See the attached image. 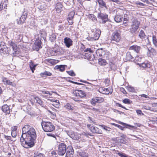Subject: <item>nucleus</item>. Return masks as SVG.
<instances>
[{
	"label": "nucleus",
	"instance_id": "12",
	"mask_svg": "<svg viewBox=\"0 0 157 157\" xmlns=\"http://www.w3.org/2000/svg\"><path fill=\"white\" fill-rule=\"evenodd\" d=\"M98 18L101 20L102 24H105L108 21V15L106 13L100 12L98 13Z\"/></svg>",
	"mask_w": 157,
	"mask_h": 157
},
{
	"label": "nucleus",
	"instance_id": "16",
	"mask_svg": "<svg viewBox=\"0 0 157 157\" xmlns=\"http://www.w3.org/2000/svg\"><path fill=\"white\" fill-rule=\"evenodd\" d=\"M121 138L119 139L118 137L116 138L115 139L116 142H118L119 141V143L121 144H126L127 143L125 138L126 136L125 135L122 134L121 136Z\"/></svg>",
	"mask_w": 157,
	"mask_h": 157
},
{
	"label": "nucleus",
	"instance_id": "47",
	"mask_svg": "<svg viewBox=\"0 0 157 157\" xmlns=\"http://www.w3.org/2000/svg\"><path fill=\"white\" fill-rule=\"evenodd\" d=\"M112 124L114 125V126L118 127V128H120L121 130H124V127L120 125L114 123H112Z\"/></svg>",
	"mask_w": 157,
	"mask_h": 157
},
{
	"label": "nucleus",
	"instance_id": "19",
	"mask_svg": "<svg viewBox=\"0 0 157 157\" xmlns=\"http://www.w3.org/2000/svg\"><path fill=\"white\" fill-rule=\"evenodd\" d=\"M63 7L62 3L60 2H57L56 4L55 7L56 10L58 13H60L62 10V8Z\"/></svg>",
	"mask_w": 157,
	"mask_h": 157
},
{
	"label": "nucleus",
	"instance_id": "36",
	"mask_svg": "<svg viewBox=\"0 0 157 157\" xmlns=\"http://www.w3.org/2000/svg\"><path fill=\"white\" fill-rule=\"evenodd\" d=\"M126 58L127 60H130L133 58V57L132 56L131 52H128L126 54Z\"/></svg>",
	"mask_w": 157,
	"mask_h": 157
},
{
	"label": "nucleus",
	"instance_id": "55",
	"mask_svg": "<svg viewBox=\"0 0 157 157\" xmlns=\"http://www.w3.org/2000/svg\"><path fill=\"white\" fill-rule=\"evenodd\" d=\"M88 52L90 53H93L94 52V51L91 50V49L90 48H87L84 51V52Z\"/></svg>",
	"mask_w": 157,
	"mask_h": 157
},
{
	"label": "nucleus",
	"instance_id": "25",
	"mask_svg": "<svg viewBox=\"0 0 157 157\" xmlns=\"http://www.w3.org/2000/svg\"><path fill=\"white\" fill-rule=\"evenodd\" d=\"M9 49L7 47L1 48L0 49V53L1 55L7 54L9 53Z\"/></svg>",
	"mask_w": 157,
	"mask_h": 157
},
{
	"label": "nucleus",
	"instance_id": "40",
	"mask_svg": "<svg viewBox=\"0 0 157 157\" xmlns=\"http://www.w3.org/2000/svg\"><path fill=\"white\" fill-rule=\"evenodd\" d=\"M152 42L155 46L157 48V39L155 36H152Z\"/></svg>",
	"mask_w": 157,
	"mask_h": 157
},
{
	"label": "nucleus",
	"instance_id": "58",
	"mask_svg": "<svg viewBox=\"0 0 157 157\" xmlns=\"http://www.w3.org/2000/svg\"><path fill=\"white\" fill-rule=\"evenodd\" d=\"M68 82H71V83H73V84H77V85H82V83H78V82H74V81H72L70 80H69L68 81Z\"/></svg>",
	"mask_w": 157,
	"mask_h": 157
},
{
	"label": "nucleus",
	"instance_id": "9",
	"mask_svg": "<svg viewBox=\"0 0 157 157\" xmlns=\"http://www.w3.org/2000/svg\"><path fill=\"white\" fill-rule=\"evenodd\" d=\"M66 145L63 143H61L59 144L58 147V154L59 155H64L66 152Z\"/></svg>",
	"mask_w": 157,
	"mask_h": 157
},
{
	"label": "nucleus",
	"instance_id": "31",
	"mask_svg": "<svg viewBox=\"0 0 157 157\" xmlns=\"http://www.w3.org/2000/svg\"><path fill=\"white\" fill-rule=\"evenodd\" d=\"M60 49V48H59L57 49H53V50L51 51V52L52 56H57L58 55L60 54L61 53L59 51Z\"/></svg>",
	"mask_w": 157,
	"mask_h": 157
},
{
	"label": "nucleus",
	"instance_id": "63",
	"mask_svg": "<svg viewBox=\"0 0 157 157\" xmlns=\"http://www.w3.org/2000/svg\"><path fill=\"white\" fill-rule=\"evenodd\" d=\"M11 136L13 137H16L17 136L16 132L11 131Z\"/></svg>",
	"mask_w": 157,
	"mask_h": 157
},
{
	"label": "nucleus",
	"instance_id": "44",
	"mask_svg": "<svg viewBox=\"0 0 157 157\" xmlns=\"http://www.w3.org/2000/svg\"><path fill=\"white\" fill-rule=\"evenodd\" d=\"M99 126L103 128L104 129H105L106 130H108L109 131L110 130V129L111 128L110 127L104 125L99 124Z\"/></svg>",
	"mask_w": 157,
	"mask_h": 157
},
{
	"label": "nucleus",
	"instance_id": "8",
	"mask_svg": "<svg viewBox=\"0 0 157 157\" xmlns=\"http://www.w3.org/2000/svg\"><path fill=\"white\" fill-rule=\"evenodd\" d=\"M87 128L93 133L101 134L102 133V131L100 129L97 127H95L90 124H88L87 125Z\"/></svg>",
	"mask_w": 157,
	"mask_h": 157
},
{
	"label": "nucleus",
	"instance_id": "6",
	"mask_svg": "<svg viewBox=\"0 0 157 157\" xmlns=\"http://www.w3.org/2000/svg\"><path fill=\"white\" fill-rule=\"evenodd\" d=\"M116 10V15L114 18L115 21L117 22H120L122 21L123 16L124 14L123 10L117 8Z\"/></svg>",
	"mask_w": 157,
	"mask_h": 157
},
{
	"label": "nucleus",
	"instance_id": "24",
	"mask_svg": "<svg viewBox=\"0 0 157 157\" xmlns=\"http://www.w3.org/2000/svg\"><path fill=\"white\" fill-rule=\"evenodd\" d=\"M34 44L35 46V50L36 51H38L40 48H42L41 46V42L40 40H36Z\"/></svg>",
	"mask_w": 157,
	"mask_h": 157
},
{
	"label": "nucleus",
	"instance_id": "46",
	"mask_svg": "<svg viewBox=\"0 0 157 157\" xmlns=\"http://www.w3.org/2000/svg\"><path fill=\"white\" fill-rule=\"evenodd\" d=\"M126 89L130 92H133L135 90L133 87L130 86H127Z\"/></svg>",
	"mask_w": 157,
	"mask_h": 157
},
{
	"label": "nucleus",
	"instance_id": "45",
	"mask_svg": "<svg viewBox=\"0 0 157 157\" xmlns=\"http://www.w3.org/2000/svg\"><path fill=\"white\" fill-rule=\"evenodd\" d=\"M110 82V80L108 78L105 79L103 81V82L105 84V85L106 86H108L109 85Z\"/></svg>",
	"mask_w": 157,
	"mask_h": 157
},
{
	"label": "nucleus",
	"instance_id": "50",
	"mask_svg": "<svg viewBox=\"0 0 157 157\" xmlns=\"http://www.w3.org/2000/svg\"><path fill=\"white\" fill-rule=\"evenodd\" d=\"M117 154L121 157H128L127 155L124 153L118 152Z\"/></svg>",
	"mask_w": 157,
	"mask_h": 157
},
{
	"label": "nucleus",
	"instance_id": "57",
	"mask_svg": "<svg viewBox=\"0 0 157 157\" xmlns=\"http://www.w3.org/2000/svg\"><path fill=\"white\" fill-rule=\"evenodd\" d=\"M116 105L118 107L122 108L125 109V110H127V109H126L124 106H123L122 105H121V104H120V103H117L116 104Z\"/></svg>",
	"mask_w": 157,
	"mask_h": 157
},
{
	"label": "nucleus",
	"instance_id": "35",
	"mask_svg": "<svg viewBox=\"0 0 157 157\" xmlns=\"http://www.w3.org/2000/svg\"><path fill=\"white\" fill-rule=\"evenodd\" d=\"M139 36L141 39H143L145 38L146 36L145 34L144 31L141 30L139 33Z\"/></svg>",
	"mask_w": 157,
	"mask_h": 157
},
{
	"label": "nucleus",
	"instance_id": "28",
	"mask_svg": "<svg viewBox=\"0 0 157 157\" xmlns=\"http://www.w3.org/2000/svg\"><path fill=\"white\" fill-rule=\"evenodd\" d=\"M97 1L100 7L103 8L104 7L107 9V7L106 6V3L103 0H97Z\"/></svg>",
	"mask_w": 157,
	"mask_h": 157
},
{
	"label": "nucleus",
	"instance_id": "22",
	"mask_svg": "<svg viewBox=\"0 0 157 157\" xmlns=\"http://www.w3.org/2000/svg\"><path fill=\"white\" fill-rule=\"evenodd\" d=\"M101 33V32L99 30L97 29H96L93 33V36L95 40H97L99 39Z\"/></svg>",
	"mask_w": 157,
	"mask_h": 157
},
{
	"label": "nucleus",
	"instance_id": "49",
	"mask_svg": "<svg viewBox=\"0 0 157 157\" xmlns=\"http://www.w3.org/2000/svg\"><path fill=\"white\" fill-rule=\"evenodd\" d=\"M68 74L71 76H74L75 75V74L73 71H70L67 72Z\"/></svg>",
	"mask_w": 157,
	"mask_h": 157
},
{
	"label": "nucleus",
	"instance_id": "2",
	"mask_svg": "<svg viewBox=\"0 0 157 157\" xmlns=\"http://www.w3.org/2000/svg\"><path fill=\"white\" fill-rule=\"evenodd\" d=\"M72 99L76 101H80V99L85 98L86 94L84 91L75 90L72 93Z\"/></svg>",
	"mask_w": 157,
	"mask_h": 157
},
{
	"label": "nucleus",
	"instance_id": "43",
	"mask_svg": "<svg viewBox=\"0 0 157 157\" xmlns=\"http://www.w3.org/2000/svg\"><path fill=\"white\" fill-rule=\"evenodd\" d=\"M67 151L70 152L71 153H74V150L72 147L71 146H69L67 147Z\"/></svg>",
	"mask_w": 157,
	"mask_h": 157
},
{
	"label": "nucleus",
	"instance_id": "1",
	"mask_svg": "<svg viewBox=\"0 0 157 157\" xmlns=\"http://www.w3.org/2000/svg\"><path fill=\"white\" fill-rule=\"evenodd\" d=\"M22 135L20 138L21 145L26 148L33 147L36 139V132L32 126L25 125L22 129Z\"/></svg>",
	"mask_w": 157,
	"mask_h": 157
},
{
	"label": "nucleus",
	"instance_id": "10",
	"mask_svg": "<svg viewBox=\"0 0 157 157\" xmlns=\"http://www.w3.org/2000/svg\"><path fill=\"white\" fill-rule=\"evenodd\" d=\"M98 91L101 94L105 95H108L112 93L113 90L110 87L106 88L103 87H101L99 88Z\"/></svg>",
	"mask_w": 157,
	"mask_h": 157
},
{
	"label": "nucleus",
	"instance_id": "4",
	"mask_svg": "<svg viewBox=\"0 0 157 157\" xmlns=\"http://www.w3.org/2000/svg\"><path fill=\"white\" fill-rule=\"evenodd\" d=\"M140 22L137 19H134L132 22L131 28H130V32L132 33H135L138 29L140 25Z\"/></svg>",
	"mask_w": 157,
	"mask_h": 157
},
{
	"label": "nucleus",
	"instance_id": "17",
	"mask_svg": "<svg viewBox=\"0 0 157 157\" xmlns=\"http://www.w3.org/2000/svg\"><path fill=\"white\" fill-rule=\"evenodd\" d=\"M64 43L67 48H69L72 45L73 41L70 38L66 37L64 38Z\"/></svg>",
	"mask_w": 157,
	"mask_h": 157
},
{
	"label": "nucleus",
	"instance_id": "29",
	"mask_svg": "<svg viewBox=\"0 0 157 157\" xmlns=\"http://www.w3.org/2000/svg\"><path fill=\"white\" fill-rule=\"evenodd\" d=\"M37 65V64H35L32 61H31L29 62V66L30 70H31L32 73H34V71L36 69V67Z\"/></svg>",
	"mask_w": 157,
	"mask_h": 157
},
{
	"label": "nucleus",
	"instance_id": "37",
	"mask_svg": "<svg viewBox=\"0 0 157 157\" xmlns=\"http://www.w3.org/2000/svg\"><path fill=\"white\" fill-rule=\"evenodd\" d=\"M140 66L143 68H146L147 67H150V64L148 63H144L140 65Z\"/></svg>",
	"mask_w": 157,
	"mask_h": 157
},
{
	"label": "nucleus",
	"instance_id": "33",
	"mask_svg": "<svg viewBox=\"0 0 157 157\" xmlns=\"http://www.w3.org/2000/svg\"><path fill=\"white\" fill-rule=\"evenodd\" d=\"M98 63L99 65L101 66H105L108 64L105 59L101 58H100L98 59Z\"/></svg>",
	"mask_w": 157,
	"mask_h": 157
},
{
	"label": "nucleus",
	"instance_id": "18",
	"mask_svg": "<svg viewBox=\"0 0 157 157\" xmlns=\"http://www.w3.org/2000/svg\"><path fill=\"white\" fill-rule=\"evenodd\" d=\"M2 82L4 85H8L12 86H14L13 82L10 81V80H8L7 78L4 77H2Z\"/></svg>",
	"mask_w": 157,
	"mask_h": 157
},
{
	"label": "nucleus",
	"instance_id": "64",
	"mask_svg": "<svg viewBox=\"0 0 157 157\" xmlns=\"http://www.w3.org/2000/svg\"><path fill=\"white\" fill-rule=\"evenodd\" d=\"M3 2H1L0 4V12L3 10Z\"/></svg>",
	"mask_w": 157,
	"mask_h": 157
},
{
	"label": "nucleus",
	"instance_id": "42",
	"mask_svg": "<svg viewBox=\"0 0 157 157\" xmlns=\"http://www.w3.org/2000/svg\"><path fill=\"white\" fill-rule=\"evenodd\" d=\"M88 17L91 19L92 21H94L97 20V18L96 16L93 14H89L88 15Z\"/></svg>",
	"mask_w": 157,
	"mask_h": 157
},
{
	"label": "nucleus",
	"instance_id": "13",
	"mask_svg": "<svg viewBox=\"0 0 157 157\" xmlns=\"http://www.w3.org/2000/svg\"><path fill=\"white\" fill-rule=\"evenodd\" d=\"M67 134L71 138L74 140H78L81 137L80 134L71 130L68 132Z\"/></svg>",
	"mask_w": 157,
	"mask_h": 157
},
{
	"label": "nucleus",
	"instance_id": "59",
	"mask_svg": "<svg viewBox=\"0 0 157 157\" xmlns=\"http://www.w3.org/2000/svg\"><path fill=\"white\" fill-rule=\"evenodd\" d=\"M87 40L90 41H93L94 40H95L94 38L92 37L89 36L87 38Z\"/></svg>",
	"mask_w": 157,
	"mask_h": 157
},
{
	"label": "nucleus",
	"instance_id": "26",
	"mask_svg": "<svg viewBox=\"0 0 157 157\" xmlns=\"http://www.w3.org/2000/svg\"><path fill=\"white\" fill-rule=\"evenodd\" d=\"M52 75V74L51 72L47 71H45L44 72L41 73L40 74V76L42 78L47 76H50Z\"/></svg>",
	"mask_w": 157,
	"mask_h": 157
},
{
	"label": "nucleus",
	"instance_id": "7",
	"mask_svg": "<svg viewBox=\"0 0 157 157\" xmlns=\"http://www.w3.org/2000/svg\"><path fill=\"white\" fill-rule=\"evenodd\" d=\"M28 14V11L25 10L21 17L17 19V23L18 25H22L25 22Z\"/></svg>",
	"mask_w": 157,
	"mask_h": 157
},
{
	"label": "nucleus",
	"instance_id": "60",
	"mask_svg": "<svg viewBox=\"0 0 157 157\" xmlns=\"http://www.w3.org/2000/svg\"><path fill=\"white\" fill-rule=\"evenodd\" d=\"M42 93L43 94H49V95L50 96L52 95V94L50 93V92L48 91H42Z\"/></svg>",
	"mask_w": 157,
	"mask_h": 157
},
{
	"label": "nucleus",
	"instance_id": "56",
	"mask_svg": "<svg viewBox=\"0 0 157 157\" xmlns=\"http://www.w3.org/2000/svg\"><path fill=\"white\" fill-rule=\"evenodd\" d=\"M4 138L7 140H11V137L10 136H7L5 135H4Z\"/></svg>",
	"mask_w": 157,
	"mask_h": 157
},
{
	"label": "nucleus",
	"instance_id": "51",
	"mask_svg": "<svg viewBox=\"0 0 157 157\" xmlns=\"http://www.w3.org/2000/svg\"><path fill=\"white\" fill-rule=\"evenodd\" d=\"M119 123L120 124H122V125H127V126H128L129 127H131L132 128H133L134 127V126H132V125H128V124H126L124 123H123V122H121V121H120Z\"/></svg>",
	"mask_w": 157,
	"mask_h": 157
},
{
	"label": "nucleus",
	"instance_id": "14",
	"mask_svg": "<svg viewBox=\"0 0 157 157\" xmlns=\"http://www.w3.org/2000/svg\"><path fill=\"white\" fill-rule=\"evenodd\" d=\"M75 12L74 11H71L68 14L67 20L68 22L69 25H71L73 24L74 22L73 19L75 15Z\"/></svg>",
	"mask_w": 157,
	"mask_h": 157
},
{
	"label": "nucleus",
	"instance_id": "3",
	"mask_svg": "<svg viewBox=\"0 0 157 157\" xmlns=\"http://www.w3.org/2000/svg\"><path fill=\"white\" fill-rule=\"evenodd\" d=\"M41 125L44 131L46 132H52L55 128L53 124L50 122L42 121Z\"/></svg>",
	"mask_w": 157,
	"mask_h": 157
},
{
	"label": "nucleus",
	"instance_id": "34",
	"mask_svg": "<svg viewBox=\"0 0 157 157\" xmlns=\"http://www.w3.org/2000/svg\"><path fill=\"white\" fill-rule=\"evenodd\" d=\"M37 97L35 96L34 95H31L30 96L29 101L31 102L32 104H34V103H36V98Z\"/></svg>",
	"mask_w": 157,
	"mask_h": 157
},
{
	"label": "nucleus",
	"instance_id": "20",
	"mask_svg": "<svg viewBox=\"0 0 157 157\" xmlns=\"http://www.w3.org/2000/svg\"><path fill=\"white\" fill-rule=\"evenodd\" d=\"M140 49V47L136 45H133L130 46L129 48V50H133L137 53H139Z\"/></svg>",
	"mask_w": 157,
	"mask_h": 157
},
{
	"label": "nucleus",
	"instance_id": "54",
	"mask_svg": "<svg viewBox=\"0 0 157 157\" xmlns=\"http://www.w3.org/2000/svg\"><path fill=\"white\" fill-rule=\"evenodd\" d=\"M142 57H140L139 56H137L135 57V60L136 61L140 62L142 59Z\"/></svg>",
	"mask_w": 157,
	"mask_h": 157
},
{
	"label": "nucleus",
	"instance_id": "62",
	"mask_svg": "<svg viewBox=\"0 0 157 157\" xmlns=\"http://www.w3.org/2000/svg\"><path fill=\"white\" fill-rule=\"evenodd\" d=\"M11 131L13 132H16L17 128V126H13L12 127Z\"/></svg>",
	"mask_w": 157,
	"mask_h": 157
},
{
	"label": "nucleus",
	"instance_id": "32",
	"mask_svg": "<svg viewBox=\"0 0 157 157\" xmlns=\"http://www.w3.org/2000/svg\"><path fill=\"white\" fill-rule=\"evenodd\" d=\"M9 42L10 46L12 47L13 50L15 52L17 51L18 48L17 44H16L13 41H10Z\"/></svg>",
	"mask_w": 157,
	"mask_h": 157
},
{
	"label": "nucleus",
	"instance_id": "39",
	"mask_svg": "<svg viewBox=\"0 0 157 157\" xmlns=\"http://www.w3.org/2000/svg\"><path fill=\"white\" fill-rule=\"evenodd\" d=\"M122 101L124 103L127 104H130L132 103V101L128 98H125Z\"/></svg>",
	"mask_w": 157,
	"mask_h": 157
},
{
	"label": "nucleus",
	"instance_id": "23",
	"mask_svg": "<svg viewBox=\"0 0 157 157\" xmlns=\"http://www.w3.org/2000/svg\"><path fill=\"white\" fill-rule=\"evenodd\" d=\"M64 108L67 110L72 111L75 109V106L70 103H67L64 106Z\"/></svg>",
	"mask_w": 157,
	"mask_h": 157
},
{
	"label": "nucleus",
	"instance_id": "41",
	"mask_svg": "<svg viewBox=\"0 0 157 157\" xmlns=\"http://www.w3.org/2000/svg\"><path fill=\"white\" fill-rule=\"evenodd\" d=\"M79 155L82 157H89L88 154L84 151H82L80 152Z\"/></svg>",
	"mask_w": 157,
	"mask_h": 157
},
{
	"label": "nucleus",
	"instance_id": "61",
	"mask_svg": "<svg viewBox=\"0 0 157 157\" xmlns=\"http://www.w3.org/2000/svg\"><path fill=\"white\" fill-rule=\"evenodd\" d=\"M120 90L124 94H126L127 93L125 89L123 87L120 88Z\"/></svg>",
	"mask_w": 157,
	"mask_h": 157
},
{
	"label": "nucleus",
	"instance_id": "21",
	"mask_svg": "<svg viewBox=\"0 0 157 157\" xmlns=\"http://www.w3.org/2000/svg\"><path fill=\"white\" fill-rule=\"evenodd\" d=\"M45 61L52 65H54L59 62V60L51 59H46Z\"/></svg>",
	"mask_w": 157,
	"mask_h": 157
},
{
	"label": "nucleus",
	"instance_id": "52",
	"mask_svg": "<svg viewBox=\"0 0 157 157\" xmlns=\"http://www.w3.org/2000/svg\"><path fill=\"white\" fill-rule=\"evenodd\" d=\"M74 153H71L70 152L67 151L66 155V157H72Z\"/></svg>",
	"mask_w": 157,
	"mask_h": 157
},
{
	"label": "nucleus",
	"instance_id": "38",
	"mask_svg": "<svg viewBox=\"0 0 157 157\" xmlns=\"http://www.w3.org/2000/svg\"><path fill=\"white\" fill-rule=\"evenodd\" d=\"M36 98L37 99L36 103H37L43 106L44 105L43 101L38 97Z\"/></svg>",
	"mask_w": 157,
	"mask_h": 157
},
{
	"label": "nucleus",
	"instance_id": "11",
	"mask_svg": "<svg viewBox=\"0 0 157 157\" xmlns=\"http://www.w3.org/2000/svg\"><path fill=\"white\" fill-rule=\"evenodd\" d=\"M104 98L101 97H96L92 98L90 101V104L94 106L96 105L97 103H100L104 101Z\"/></svg>",
	"mask_w": 157,
	"mask_h": 157
},
{
	"label": "nucleus",
	"instance_id": "15",
	"mask_svg": "<svg viewBox=\"0 0 157 157\" xmlns=\"http://www.w3.org/2000/svg\"><path fill=\"white\" fill-rule=\"evenodd\" d=\"M2 111L6 113V115H9L12 111L10 106L7 104L3 105L2 107Z\"/></svg>",
	"mask_w": 157,
	"mask_h": 157
},
{
	"label": "nucleus",
	"instance_id": "48",
	"mask_svg": "<svg viewBox=\"0 0 157 157\" xmlns=\"http://www.w3.org/2000/svg\"><path fill=\"white\" fill-rule=\"evenodd\" d=\"M34 157H44L43 154L38 153H34Z\"/></svg>",
	"mask_w": 157,
	"mask_h": 157
},
{
	"label": "nucleus",
	"instance_id": "27",
	"mask_svg": "<svg viewBox=\"0 0 157 157\" xmlns=\"http://www.w3.org/2000/svg\"><path fill=\"white\" fill-rule=\"evenodd\" d=\"M65 65H57L56 66L55 68V69L59 70L61 72H63L65 70Z\"/></svg>",
	"mask_w": 157,
	"mask_h": 157
},
{
	"label": "nucleus",
	"instance_id": "53",
	"mask_svg": "<svg viewBox=\"0 0 157 157\" xmlns=\"http://www.w3.org/2000/svg\"><path fill=\"white\" fill-rule=\"evenodd\" d=\"M135 4L137 5H139L140 6H144L145 5L144 3L140 2H135Z\"/></svg>",
	"mask_w": 157,
	"mask_h": 157
},
{
	"label": "nucleus",
	"instance_id": "5",
	"mask_svg": "<svg viewBox=\"0 0 157 157\" xmlns=\"http://www.w3.org/2000/svg\"><path fill=\"white\" fill-rule=\"evenodd\" d=\"M110 40L111 41H114L117 43L119 42L121 40V33L118 31L113 33L110 36Z\"/></svg>",
	"mask_w": 157,
	"mask_h": 157
},
{
	"label": "nucleus",
	"instance_id": "30",
	"mask_svg": "<svg viewBox=\"0 0 157 157\" xmlns=\"http://www.w3.org/2000/svg\"><path fill=\"white\" fill-rule=\"evenodd\" d=\"M129 17L124 18L122 25L124 27H127L129 26Z\"/></svg>",
	"mask_w": 157,
	"mask_h": 157
}]
</instances>
